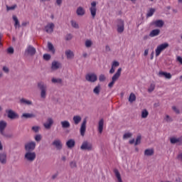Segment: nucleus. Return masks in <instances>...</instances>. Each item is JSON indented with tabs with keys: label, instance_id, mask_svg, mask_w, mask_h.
<instances>
[{
	"label": "nucleus",
	"instance_id": "1",
	"mask_svg": "<svg viewBox=\"0 0 182 182\" xmlns=\"http://www.w3.org/2000/svg\"><path fill=\"white\" fill-rule=\"evenodd\" d=\"M37 86L40 90V97L42 100H45L48 96V85L45 82H38Z\"/></svg>",
	"mask_w": 182,
	"mask_h": 182
},
{
	"label": "nucleus",
	"instance_id": "2",
	"mask_svg": "<svg viewBox=\"0 0 182 182\" xmlns=\"http://www.w3.org/2000/svg\"><path fill=\"white\" fill-rule=\"evenodd\" d=\"M24 160L28 163H33L36 160V152L35 151H26L24 154Z\"/></svg>",
	"mask_w": 182,
	"mask_h": 182
},
{
	"label": "nucleus",
	"instance_id": "3",
	"mask_svg": "<svg viewBox=\"0 0 182 182\" xmlns=\"http://www.w3.org/2000/svg\"><path fill=\"white\" fill-rule=\"evenodd\" d=\"M168 47V43H164L162 44L159 45L155 49L156 57L158 58V56H160L161 52H163V50H165V49H167Z\"/></svg>",
	"mask_w": 182,
	"mask_h": 182
},
{
	"label": "nucleus",
	"instance_id": "4",
	"mask_svg": "<svg viewBox=\"0 0 182 182\" xmlns=\"http://www.w3.org/2000/svg\"><path fill=\"white\" fill-rule=\"evenodd\" d=\"M80 149L87 151H93V144L88 141H84L80 146Z\"/></svg>",
	"mask_w": 182,
	"mask_h": 182
},
{
	"label": "nucleus",
	"instance_id": "5",
	"mask_svg": "<svg viewBox=\"0 0 182 182\" xmlns=\"http://www.w3.org/2000/svg\"><path fill=\"white\" fill-rule=\"evenodd\" d=\"M97 2L96 1H92L90 4V12L91 14V16L92 19H95V18H96V14H97Z\"/></svg>",
	"mask_w": 182,
	"mask_h": 182
},
{
	"label": "nucleus",
	"instance_id": "6",
	"mask_svg": "<svg viewBox=\"0 0 182 182\" xmlns=\"http://www.w3.org/2000/svg\"><path fill=\"white\" fill-rule=\"evenodd\" d=\"M24 149L26 151H33L36 149V142L31 141L25 144Z\"/></svg>",
	"mask_w": 182,
	"mask_h": 182
},
{
	"label": "nucleus",
	"instance_id": "7",
	"mask_svg": "<svg viewBox=\"0 0 182 182\" xmlns=\"http://www.w3.org/2000/svg\"><path fill=\"white\" fill-rule=\"evenodd\" d=\"M54 123H55V121L53 120V118L48 117L46 119V121L43 124V126L46 130H50Z\"/></svg>",
	"mask_w": 182,
	"mask_h": 182
},
{
	"label": "nucleus",
	"instance_id": "8",
	"mask_svg": "<svg viewBox=\"0 0 182 182\" xmlns=\"http://www.w3.org/2000/svg\"><path fill=\"white\" fill-rule=\"evenodd\" d=\"M6 113L9 119L11 120H15L16 119H19V114L12 109H6Z\"/></svg>",
	"mask_w": 182,
	"mask_h": 182
},
{
	"label": "nucleus",
	"instance_id": "9",
	"mask_svg": "<svg viewBox=\"0 0 182 182\" xmlns=\"http://www.w3.org/2000/svg\"><path fill=\"white\" fill-rule=\"evenodd\" d=\"M117 32L123 33L124 32V21L119 19L117 21Z\"/></svg>",
	"mask_w": 182,
	"mask_h": 182
},
{
	"label": "nucleus",
	"instance_id": "10",
	"mask_svg": "<svg viewBox=\"0 0 182 182\" xmlns=\"http://www.w3.org/2000/svg\"><path fill=\"white\" fill-rule=\"evenodd\" d=\"M85 79L87 82H90V83H95V82L97 81V75L93 73H88L86 75Z\"/></svg>",
	"mask_w": 182,
	"mask_h": 182
},
{
	"label": "nucleus",
	"instance_id": "11",
	"mask_svg": "<svg viewBox=\"0 0 182 182\" xmlns=\"http://www.w3.org/2000/svg\"><path fill=\"white\" fill-rule=\"evenodd\" d=\"M25 53L29 56H33L36 54V48L33 46L28 45L25 50Z\"/></svg>",
	"mask_w": 182,
	"mask_h": 182
},
{
	"label": "nucleus",
	"instance_id": "12",
	"mask_svg": "<svg viewBox=\"0 0 182 182\" xmlns=\"http://www.w3.org/2000/svg\"><path fill=\"white\" fill-rule=\"evenodd\" d=\"M62 68V63L59 61L54 60L51 63V72H56V70Z\"/></svg>",
	"mask_w": 182,
	"mask_h": 182
},
{
	"label": "nucleus",
	"instance_id": "13",
	"mask_svg": "<svg viewBox=\"0 0 182 182\" xmlns=\"http://www.w3.org/2000/svg\"><path fill=\"white\" fill-rule=\"evenodd\" d=\"M54 29H55V23L52 22L48 23L47 25L44 27V31L47 33H53Z\"/></svg>",
	"mask_w": 182,
	"mask_h": 182
},
{
	"label": "nucleus",
	"instance_id": "14",
	"mask_svg": "<svg viewBox=\"0 0 182 182\" xmlns=\"http://www.w3.org/2000/svg\"><path fill=\"white\" fill-rule=\"evenodd\" d=\"M52 145L55 147L56 150H62V149H63V144H62V141L59 139H55L52 142Z\"/></svg>",
	"mask_w": 182,
	"mask_h": 182
},
{
	"label": "nucleus",
	"instance_id": "15",
	"mask_svg": "<svg viewBox=\"0 0 182 182\" xmlns=\"http://www.w3.org/2000/svg\"><path fill=\"white\" fill-rule=\"evenodd\" d=\"M86 123H87L86 119H84L80 126V136H82V137L85 136V134L86 133Z\"/></svg>",
	"mask_w": 182,
	"mask_h": 182
},
{
	"label": "nucleus",
	"instance_id": "16",
	"mask_svg": "<svg viewBox=\"0 0 182 182\" xmlns=\"http://www.w3.org/2000/svg\"><path fill=\"white\" fill-rule=\"evenodd\" d=\"M120 76H122V68H118L115 74L112 77V80L117 82Z\"/></svg>",
	"mask_w": 182,
	"mask_h": 182
},
{
	"label": "nucleus",
	"instance_id": "17",
	"mask_svg": "<svg viewBox=\"0 0 182 182\" xmlns=\"http://www.w3.org/2000/svg\"><path fill=\"white\" fill-rule=\"evenodd\" d=\"M65 55L68 60H72V59H74L75 58V53H73V51L71 50H66L65 51Z\"/></svg>",
	"mask_w": 182,
	"mask_h": 182
},
{
	"label": "nucleus",
	"instance_id": "18",
	"mask_svg": "<svg viewBox=\"0 0 182 182\" xmlns=\"http://www.w3.org/2000/svg\"><path fill=\"white\" fill-rule=\"evenodd\" d=\"M76 14L77 16H85L86 14V10L82 6H78L76 9Z\"/></svg>",
	"mask_w": 182,
	"mask_h": 182
},
{
	"label": "nucleus",
	"instance_id": "19",
	"mask_svg": "<svg viewBox=\"0 0 182 182\" xmlns=\"http://www.w3.org/2000/svg\"><path fill=\"white\" fill-rule=\"evenodd\" d=\"M120 66V63H119V61L114 60L112 62V68L109 70V73L112 75L113 73H114L115 70H116V68Z\"/></svg>",
	"mask_w": 182,
	"mask_h": 182
},
{
	"label": "nucleus",
	"instance_id": "20",
	"mask_svg": "<svg viewBox=\"0 0 182 182\" xmlns=\"http://www.w3.org/2000/svg\"><path fill=\"white\" fill-rule=\"evenodd\" d=\"M8 156L6 152L0 153V163L1 164H5L7 161Z\"/></svg>",
	"mask_w": 182,
	"mask_h": 182
},
{
	"label": "nucleus",
	"instance_id": "21",
	"mask_svg": "<svg viewBox=\"0 0 182 182\" xmlns=\"http://www.w3.org/2000/svg\"><path fill=\"white\" fill-rule=\"evenodd\" d=\"M159 77H165L166 79H171V73L159 71L158 73Z\"/></svg>",
	"mask_w": 182,
	"mask_h": 182
},
{
	"label": "nucleus",
	"instance_id": "22",
	"mask_svg": "<svg viewBox=\"0 0 182 182\" xmlns=\"http://www.w3.org/2000/svg\"><path fill=\"white\" fill-rule=\"evenodd\" d=\"M104 126H105V120H103V119H101L98 122V127H97L98 133H100V134H102L103 133Z\"/></svg>",
	"mask_w": 182,
	"mask_h": 182
},
{
	"label": "nucleus",
	"instance_id": "23",
	"mask_svg": "<svg viewBox=\"0 0 182 182\" xmlns=\"http://www.w3.org/2000/svg\"><path fill=\"white\" fill-rule=\"evenodd\" d=\"M75 144H76V142L73 139H68L65 143V145L67 146L68 149H73Z\"/></svg>",
	"mask_w": 182,
	"mask_h": 182
},
{
	"label": "nucleus",
	"instance_id": "24",
	"mask_svg": "<svg viewBox=\"0 0 182 182\" xmlns=\"http://www.w3.org/2000/svg\"><path fill=\"white\" fill-rule=\"evenodd\" d=\"M73 122L74 124L77 126V124L82 122V117H80V115H74L73 117Z\"/></svg>",
	"mask_w": 182,
	"mask_h": 182
},
{
	"label": "nucleus",
	"instance_id": "25",
	"mask_svg": "<svg viewBox=\"0 0 182 182\" xmlns=\"http://www.w3.org/2000/svg\"><path fill=\"white\" fill-rule=\"evenodd\" d=\"M159 35H160V29L159 28L154 29L149 33L150 38H155V36H159Z\"/></svg>",
	"mask_w": 182,
	"mask_h": 182
},
{
	"label": "nucleus",
	"instance_id": "26",
	"mask_svg": "<svg viewBox=\"0 0 182 182\" xmlns=\"http://www.w3.org/2000/svg\"><path fill=\"white\" fill-rule=\"evenodd\" d=\"M20 103L21 105H26V106H32V105H33V102H32L31 100L25 99V98H22L20 100Z\"/></svg>",
	"mask_w": 182,
	"mask_h": 182
},
{
	"label": "nucleus",
	"instance_id": "27",
	"mask_svg": "<svg viewBox=\"0 0 182 182\" xmlns=\"http://www.w3.org/2000/svg\"><path fill=\"white\" fill-rule=\"evenodd\" d=\"M13 21H14V28L17 29V28H21V23L18 19V17L16 15L12 16Z\"/></svg>",
	"mask_w": 182,
	"mask_h": 182
},
{
	"label": "nucleus",
	"instance_id": "28",
	"mask_svg": "<svg viewBox=\"0 0 182 182\" xmlns=\"http://www.w3.org/2000/svg\"><path fill=\"white\" fill-rule=\"evenodd\" d=\"M153 25H154L156 28H163V26H164V21H163V20H156L153 22Z\"/></svg>",
	"mask_w": 182,
	"mask_h": 182
},
{
	"label": "nucleus",
	"instance_id": "29",
	"mask_svg": "<svg viewBox=\"0 0 182 182\" xmlns=\"http://www.w3.org/2000/svg\"><path fill=\"white\" fill-rule=\"evenodd\" d=\"M62 129H69L70 127V122L68 120H63L60 122Z\"/></svg>",
	"mask_w": 182,
	"mask_h": 182
},
{
	"label": "nucleus",
	"instance_id": "30",
	"mask_svg": "<svg viewBox=\"0 0 182 182\" xmlns=\"http://www.w3.org/2000/svg\"><path fill=\"white\" fill-rule=\"evenodd\" d=\"M144 154V156H146L147 157H150L154 154V149H145Z\"/></svg>",
	"mask_w": 182,
	"mask_h": 182
},
{
	"label": "nucleus",
	"instance_id": "31",
	"mask_svg": "<svg viewBox=\"0 0 182 182\" xmlns=\"http://www.w3.org/2000/svg\"><path fill=\"white\" fill-rule=\"evenodd\" d=\"M101 90H102V87L100 86V85H97L94 87L92 92L96 95V96H99L100 95Z\"/></svg>",
	"mask_w": 182,
	"mask_h": 182
},
{
	"label": "nucleus",
	"instance_id": "32",
	"mask_svg": "<svg viewBox=\"0 0 182 182\" xmlns=\"http://www.w3.org/2000/svg\"><path fill=\"white\" fill-rule=\"evenodd\" d=\"M6 122L1 120L0 121V134L5 132V129H6Z\"/></svg>",
	"mask_w": 182,
	"mask_h": 182
},
{
	"label": "nucleus",
	"instance_id": "33",
	"mask_svg": "<svg viewBox=\"0 0 182 182\" xmlns=\"http://www.w3.org/2000/svg\"><path fill=\"white\" fill-rule=\"evenodd\" d=\"M114 173L115 174V177L117 179L118 182H123V180L122 179V175L120 174V172H119V170L114 169Z\"/></svg>",
	"mask_w": 182,
	"mask_h": 182
},
{
	"label": "nucleus",
	"instance_id": "34",
	"mask_svg": "<svg viewBox=\"0 0 182 182\" xmlns=\"http://www.w3.org/2000/svg\"><path fill=\"white\" fill-rule=\"evenodd\" d=\"M48 48L49 52L53 53V55H55L56 50H55V46H53V44H52V43H50V42L48 43Z\"/></svg>",
	"mask_w": 182,
	"mask_h": 182
},
{
	"label": "nucleus",
	"instance_id": "35",
	"mask_svg": "<svg viewBox=\"0 0 182 182\" xmlns=\"http://www.w3.org/2000/svg\"><path fill=\"white\" fill-rule=\"evenodd\" d=\"M21 117L24 119H32L33 117H36V116L35 115V114L33 113H23L21 115Z\"/></svg>",
	"mask_w": 182,
	"mask_h": 182
},
{
	"label": "nucleus",
	"instance_id": "36",
	"mask_svg": "<svg viewBox=\"0 0 182 182\" xmlns=\"http://www.w3.org/2000/svg\"><path fill=\"white\" fill-rule=\"evenodd\" d=\"M70 23L72 28H73L74 29H79L80 28L79 23H77L76 20H70Z\"/></svg>",
	"mask_w": 182,
	"mask_h": 182
},
{
	"label": "nucleus",
	"instance_id": "37",
	"mask_svg": "<svg viewBox=\"0 0 182 182\" xmlns=\"http://www.w3.org/2000/svg\"><path fill=\"white\" fill-rule=\"evenodd\" d=\"M141 119H147V117H149V111L146 109H142L141 112Z\"/></svg>",
	"mask_w": 182,
	"mask_h": 182
},
{
	"label": "nucleus",
	"instance_id": "38",
	"mask_svg": "<svg viewBox=\"0 0 182 182\" xmlns=\"http://www.w3.org/2000/svg\"><path fill=\"white\" fill-rule=\"evenodd\" d=\"M7 12H9V11H15L18 8V5L14 4L12 6H6Z\"/></svg>",
	"mask_w": 182,
	"mask_h": 182
},
{
	"label": "nucleus",
	"instance_id": "39",
	"mask_svg": "<svg viewBox=\"0 0 182 182\" xmlns=\"http://www.w3.org/2000/svg\"><path fill=\"white\" fill-rule=\"evenodd\" d=\"M0 134L3 136V137H5L6 139H12L14 137V135L11 133H6L4 132H1Z\"/></svg>",
	"mask_w": 182,
	"mask_h": 182
},
{
	"label": "nucleus",
	"instance_id": "40",
	"mask_svg": "<svg viewBox=\"0 0 182 182\" xmlns=\"http://www.w3.org/2000/svg\"><path fill=\"white\" fill-rule=\"evenodd\" d=\"M85 48H90L91 46H93V41L90 39H87L85 42Z\"/></svg>",
	"mask_w": 182,
	"mask_h": 182
},
{
	"label": "nucleus",
	"instance_id": "41",
	"mask_svg": "<svg viewBox=\"0 0 182 182\" xmlns=\"http://www.w3.org/2000/svg\"><path fill=\"white\" fill-rule=\"evenodd\" d=\"M128 100H129V103H133V102H136V95H134V93L132 92L129 95Z\"/></svg>",
	"mask_w": 182,
	"mask_h": 182
},
{
	"label": "nucleus",
	"instance_id": "42",
	"mask_svg": "<svg viewBox=\"0 0 182 182\" xmlns=\"http://www.w3.org/2000/svg\"><path fill=\"white\" fill-rule=\"evenodd\" d=\"M51 82H52V83H53L54 85H56V84L60 85V84L62 83V79L53 77V78L51 79Z\"/></svg>",
	"mask_w": 182,
	"mask_h": 182
},
{
	"label": "nucleus",
	"instance_id": "43",
	"mask_svg": "<svg viewBox=\"0 0 182 182\" xmlns=\"http://www.w3.org/2000/svg\"><path fill=\"white\" fill-rule=\"evenodd\" d=\"M133 134L132 132H126L124 135H123V139L124 140H126L127 139H130L131 137H132Z\"/></svg>",
	"mask_w": 182,
	"mask_h": 182
},
{
	"label": "nucleus",
	"instance_id": "44",
	"mask_svg": "<svg viewBox=\"0 0 182 182\" xmlns=\"http://www.w3.org/2000/svg\"><path fill=\"white\" fill-rule=\"evenodd\" d=\"M170 141H171V144H176V143H180V139L176 138V137H172V138H171Z\"/></svg>",
	"mask_w": 182,
	"mask_h": 182
},
{
	"label": "nucleus",
	"instance_id": "45",
	"mask_svg": "<svg viewBox=\"0 0 182 182\" xmlns=\"http://www.w3.org/2000/svg\"><path fill=\"white\" fill-rule=\"evenodd\" d=\"M70 168H76L77 167V163L76 161H72L70 162Z\"/></svg>",
	"mask_w": 182,
	"mask_h": 182
},
{
	"label": "nucleus",
	"instance_id": "46",
	"mask_svg": "<svg viewBox=\"0 0 182 182\" xmlns=\"http://www.w3.org/2000/svg\"><path fill=\"white\" fill-rule=\"evenodd\" d=\"M156 89V85L154 83H152L150 85L149 87L148 88V92L149 93H151Z\"/></svg>",
	"mask_w": 182,
	"mask_h": 182
},
{
	"label": "nucleus",
	"instance_id": "47",
	"mask_svg": "<svg viewBox=\"0 0 182 182\" xmlns=\"http://www.w3.org/2000/svg\"><path fill=\"white\" fill-rule=\"evenodd\" d=\"M31 130H33V132H34V133H38L41 130V127L33 126L31 127Z\"/></svg>",
	"mask_w": 182,
	"mask_h": 182
},
{
	"label": "nucleus",
	"instance_id": "48",
	"mask_svg": "<svg viewBox=\"0 0 182 182\" xmlns=\"http://www.w3.org/2000/svg\"><path fill=\"white\" fill-rule=\"evenodd\" d=\"M141 143V136H138L135 141V146H137Z\"/></svg>",
	"mask_w": 182,
	"mask_h": 182
},
{
	"label": "nucleus",
	"instance_id": "49",
	"mask_svg": "<svg viewBox=\"0 0 182 182\" xmlns=\"http://www.w3.org/2000/svg\"><path fill=\"white\" fill-rule=\"evenodd\" d=\"M154 14V9H151L148 11V13L146 14V16H148V18H149L150 16H153Z\"/></svg>",
	"mask_w": 182,
	"mask_h": 182
},
{
	"label": "nucleus",
	"instance_id": "50",
	"mask_svg": "<svg viewBox=\"0 0 182 182\" xmlns=\"http://www.w3.org/2000/svg\"><path fill=\"white\" fill-rule=\"evenodd\" d=\"M34 139L36 140V141H41L42 140V135H41L40 134H36L34 137Z\"/></svg>",
	"mask_w": 182,
	"mask_h": 182
},
{
	"label": "nucleus",
	"instance_id": "51",
	"mask_svg": "<svg viewBox=\"0 0 182 182\" xmlns=\"http://www.w3.org/2000/svg\"><path fill=\"white\" fill-rule=\"evenodd\" d=\"M99 80L100 82H105V80H106V75H105L104 74L100 75Z\"/></svg>",
	"mask_w": 182,
	"mask_h": 182
},
{
	"label": "nucleus",
	"instance_id": "52",
	"mask_svg": "<svg viewBox=\"0 0 182 182\" xmlns=\"http://www.w3.org/2000/svg\"><path fill=\"white\" fill-rule=\"evenodd\" d=\"M73 36L70 33L65 36V41H72Z\"/></svg>",
	"mask_w": 182,
	"mask_h": 182
},
{
	"label": "nucleus",
	"instance_id": "53",
	"mask_svg": "<svg viewBox=\"0 0 182 182\" xmlns=\"http://www.w3.org/2000/svg\"><path fill=\"white\" fill-rule=\"evenodd\" d=\"M164 120L168 123H170V122H173V119H171V117L168 115H166Z\"/></svg>",
	"mask_w": 182,
	"mask_h": 182
},
{
	"label": "nucleus",
	"instance_id": "54",
	"mask_svg": "<svg viewBox=\"0 0 182 182\" xmlns=\"http://www.w3.org/2000/svg\"><path fill=\"white\" fill-rule=\"evenodd\" d=\"M43 59H44L45 60H50V55H49V54H44V55H43Z\"/></svg>",
	"mask_w": 182,
	"mask_h": 182
},
{
	"label": "nucleus",
	"instance_id": "55",
	"mask_svg": "<svg viewBox=\"0 0 182 182\" xmlns=\"http://www.w3.org/2000/svg\"><path fill=\"white\" fill-rule=\"evenodd\" d=\"M114 83H116V82L112 80V81L108 84V87L112 89V87H113V86L114 85Z\"/></svg>",
	"mask_w": 182,
	"mask_h": 182
},
{
	"label": "nucleus",
	"instance_id": "56",
	"mask_svg": "<svg viewBox=\"0 0 182 182\" xmlns=\"http://www.w3.org/2000/svg\"><path fill=\"white\" fill-rule=\"evenodd\" d=\"M3 71L4 72V73H9V68L6 66H4Z\"/></svg>",
	"mask_w": 182,
	"mask_h": 182
},
{
	"label": "nucleus",
	"instance_id": "57",
	"mask_svg": "<svg viewBox=\"0 0 182 182\" xmlns=\"http://www.w3.org/2000/svg\"><path fill=\"white\" fill-rule=\"evenodd\" d=\"M172 109H173V112H175V113H176L177 114H178V113H180V110L178 109L176 106L172 107Z\"/></svg>",
	"mask_w": 182,
	"mask_h": 182
},
{
	"label": "nucleus",
	"instance_id": "58",
	"mask_svg": "<svg viewBox=\"0 0 182 182\" xmlns=\"http://www.w3.org/2000/svg\"><path fill=\"white\" fill-rule=\"evenodd\" d=\"M176 60L180 63V65H182V58L181 56L178 55L176 57Z\"/></svg>",
	"mask_w": 182,
	"mask_h": 182
},
{
	"label": "nucleus",
	"instance_id": "59",
	"mask_svg": "<svg viewBox=\"0 0 182 182\" xmlns=\"http://www.w3.org/2000/svg\"><path fill=\"white\" fill-rule=\"evenodd\" d=\"M177 160L182 161V153H179L176 156Z\"/></svg>",
	"mask_w": 182,
	"mask_h": 182
},
{
	"label": "nucleus",
	"instance_id": "60",
	"mask_svg": "<svg viewBox=\"0 0 182 182\" xmlns=\"http://www.w3.org/2000/svg\"><path fill=\"white\" fill-rule=\"evenodd\" d=\"M14 48H12V47H10V48H9L8 49H7V52H8V53H10V54H12V53H14Z\"/></svg>",
	"mask_w": 182,
	"mask_h": 182
},
{
	"label": "nucleus",
	"instance_id": "61",
	"mask_svg": "<svg viewBox=\"0 0 182 182\" xmlns=\"http://www.w3.org/2000/svg\"><path fill=\"white\" fill-rule=\"evenodd\" d=\"M62 1L63 0H56V4L58 5V6H60L62 5Z\"/></svg>",
	"mask_w": 182,
	"mask_h": 182
},
{
	"label": "nucleus",
	"instance_id": "62",
	"mask_svg": "<svg viewBox=\"0 0 182 182\" xmlns=\"http://www.w3.org/2000/svg\"><path fill=\"white\" fill-rule=\"evenodd\" d=\"M22 26H26V25H29V22L28 21H24L21 23Z\"/></svg>",
	"mask_w": 182,
	"mask_h": 182
},
{
	"label": "nucleus",
	"instance_id": "63",
	"mask_svg": "<svg viewBox=\"0 0 182 182\" xmlns=\"http://www.w3.org/2000/svg\"><path fill=\"white\" fill-rule=\"evenodd\" d=\"M147 55H149V49H146L144 53V56H147Z\"/></svg>",
	"mask_w": 182,
	"mask_h": 182
},
{
	"label": "nucleus",
	"instance_id": "64",
	"mask_svg": "<svg viewBox=\"0 0 182 182\" xmlns=\"http://www.w3.org/2000/svg\"><path fill=\"white\" fill-rule=\"evenodd\" d=\"M58 173L53 174V175L52 176L53 180H55V178H56V177H58Z\"/></svg>",
	"mask_w": 182,
	"mask_h": 182
}]
</instances>
